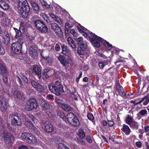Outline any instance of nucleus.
<instances>
[{"instance_id": "nucleus-1", "label": "nucleus", "mask_w": 149, "mask_h": 149, "mask_svg": "<svg viewBox=\"0 0 149 149\" xmlns=\"http://www.w3.org/2000/svg\"><path fill=\"white\" fill-rule=\"evenodd\" d=\"M88 36L92 43L96 47H99L100 45V42H103V45L107 49L110 50L113 47L112 45L110 44L109 42L101 37L97 36L92 32L89 33Z\"/></svg>"}, {"instance_id": "nucleus-2", "label": "nucleus", "mask_w": 149, "mask_h": 149, "mask_svg": "<svg viewBox=\"0 0 149 149\" xmlns=\"http://www.w3.org/2000/svg\"><path fill=\"white\" fill-rule=\"evenodd\" d=\"M16 6L18 10L20 17L26 18L28 15L30 7L26 0H18Z\"/></svg>"}, {"instance_id": "nucleus-3", "label": "nucleus", "mask_w": 149, "mask_h": 149, "mask_svg": "<svg viewBox=\"0 0 149 149\" xmlns=\"http://www.w3.org/2000/svg\"><path fill=\"white\" fill-rule=\"evenodd\" d=\"M49 91L56 95L59 96L61 93L65 92L63 89V86L61 81H56L54 83H51L48 86Z\"/></svg>"}, {"instance_id": "nucleus-4", "label": "nucleus", "mask_w": 149, "mask_h": 149, "mask_svg": "<svg viewBox=\"0 0 149 149\" xmlns=\"http://www.w3.org/2000/svg\"><path fill=\"white\" fill-rule=\"evenodd\" d=\"M24 43L22 38H19L15 42L13 43L11 45V49L13 52L15 54H21L22 45Z\"/></svg>"}, {"instance_id": "nucleus-5", "label": "nucleus", "mask_w": 149, "mask_h": 149, "mask_svg": "<svg viewBox=\"0 0 149 149\" xmlns=\"http://www.w3.org/2000/svg\"><path fill=\"white\" fill-rule=\"evenodd\" d=\"M67 119L69 123L74 126L78 127L80 125V122L78 118L72 112L68 114Z\"/></svg>"}, {"instance_id": "nucleus-6", "label": "nucleus", "mask_w": 149, "mask_h": 149, "mask_svg": "<svg viewBox=\"0 0 149 149\" xmlns=\"http://www.w3.org/2000/svg\"><path fill=\"white\" fill-rule=\"evenodd\" d=\"M33 22L39 32L42 33H46L47 32L48 27L43 21L38 20L34 21Z\"/></svg>"}, {"instance_id": "nucleus-7", "label": "nucleus", "mask_w": 149, "mask_h": 149, "mask_svg": "<svg viewBox=\"0 0 149 149\" xmlns=\"http://www.w3.org/2000/svg\"><path fill=\"white\" fill-rule=\"evenodd\" d=\"M41 126L45 130L47 133L52 132L54 130V127L52 123L49 121L42 120L41 124Z\"/></svg>"}, {"instance_id": "nucleus-8", "label": "nucleus", "mask_w": 149, "mask_h": 149, "mask_svg": "<svg viewBox=\"0 0 149 149\" xmlns=\"http://www.w3.org/2000/svg\"><path fill=\"white\" fill-rule=\"evenodd\" d=\"M11 124L15 127L20 126L22 124V121L19 114L17 113H13L11 116Z\"/></svg>"}, {"instance_id": "nucleus-9", "label": "nucleus", "mask_w": 149, "mask_h": 149, "mask_svg": "<svg viewBox=\"0 0 149 149\" xmlns=\"http://www.w3.org/2000/svg\"><path fill=\"white\" fill-rule=\"evenodd\" d=\"M38 106L37 101L36 99L31 98L27 100V107L28 111H31L36 109Z\"/></svg>"}, {"instance_id": "nucleus-10", "label": "nucleus", "mask_w": 149, "mask_h": 149, "mask_svg": "<svg viewBox=\"0 0 149 149\" xmlns=\"http://www.w3.org/2000/svg\"><path fill=\"white\" fill-rule=\"evenodd\" d=\"M31 83L32 86L35 89L40 92L44 93L45 92V89L44 87L38 83L37 80H31Z\"/></svg>"}, {"instance_id": "nucleus-11", "label": "nucleus", "mask_w": 149, "mask_h": 149, "mask_svg": "<svg viewBox=\"0 0 149 149\" xmlns=\"http://www.w3.org/2000/svg\"><path fill=\"white\" fill-rule=\"evenodd\" d=\"M26 127L30 130L31 132L36 134L38 135L40 134V132L36 127L31 121H28L25 122Z\"/></svg>"}, {"instance_id": "nucleus-12", "label": "nucleus", "mask_w": 149, "mask_h": 149, "mask_svg": "<svg viewBox=\"0 0 149 149\" xmlns=\"http://www.w3.org/2000/svg\"><path fill=\"white\" fill-rule=\"evenodd\" d=\"M4 140L6 144L11 145L12 144V140L13 139V137L8 132L4 133L3 134Z\"/></svg>"}, {"instance_id": "nucleus-13", "label": "nucleus", "mask_w": 149, "mask_h": 149, "mask_svg": "<svg viewBox=\"0 0 149 149\" xmlns=\"http://www.w3.org/2000/svg\"><path fill=\"white\" fill-rule=\"evenodd\" d=\"M87 45L84 43L78 45L77 53L79 55H84L85 54V50L86 49Z\"/></svg>"}, {"instance_id": "nucleus-14", "label": "nucleus", "mask_w": 149, "mask_h": 149, "mask_svg": "<svg viewBox=\"0 0 149 149\" xmlns=\"http://www.w3.org/2000/svg\"><path fill=\"white\" fill-rule=\"evenodd\" d=\"M37 48L38 46L36 45H30V47L29 49V53L32 58H35L37 56Z\"/></svg>"}, {"instance_id": "nucleus-15", "label": "nucleus", "mask_w": 149, "mask_h": 149, "mask_svg": "<svg viewBox=\"0 0 149 149\" xmlns=\"http://www.w3.org/2000/svg\"><path fill=\"white\" fill-rule=\"evenodd\" d=\"M20 77L19 76H17L16 77L17 81L19 83L20 87L21 88H23L24 85L21 79L25 84H27L28 80L27 77L24 75H22L20 76Z\"/></svg>"}, {"instance_id": "nucleus-16", "label": "nucleus", "mask_w": 149, "mask_h": 149, "mask_svg": "<svg viewBox=\"0 0 149 149\" xmlns=\"http://www.w3.org/2000/svg\"><path fill=\"white\" fill-rule=\"evenodd\" d=\"M32 72L33 74L37 75L39 79H40L42 76L41 70L38 65H33Z\"/></svg>"}, {"instance_id": "nucleus-17", "label": "nucleus", "mask_w": 149, "mask_h": 149, "mask_svg": "<svg viewBox=\"0 0 149 149\" xmlns=\"http://www.w3.org/2000/svg\"><path fill=\"white\" fill-rule=\"evenodd\" d=\"M13 29L15 31L16 33L15 38L17 39L18 38V40L19 39V38H22L21 36L23 33L21 32V30H22V32H24V28H23V26H22V24H20L19 29H18L15 27L13 28Z\"/></svg>"}, {"instance_id": "nucleus-18", "label": "nucleus", "mask_w": 149, "mask_h": 149, "mask_svg": "<svg viewBox=\"0 0 149 149\" xmlns=\"http://www.w3.org/2000/svg\"><path fill=\"white\" fill-rule=\"evenodd\" d=\"M8 100L3 96H0V105L1 109L3 111H6L7 109V103Z\"/></svg>"}, {"instance_id": "nucleus-19", "label": "nucleus", "mask_w": 149, "mask_h": 149, "mask_svg": "<svg viewBox=\"0 0 149 149\" xmlns=\"http://www.w3.org/2000/svg\"><path fill=\"white\" fill-rule=\"evenodd\" d=\"M26 142L30 144H36L37 142L35 136L31 133L28 134Z\"/></svg>"}, {"instance_id": "nucleus-20", "label": "nucleus", "mask_w": 149, "mask_h": 149, "mask_svg": "<svg viewBox=\"0 0 149 149\" xmlns=\"http://www.w3.org/2000/svg\"><path fill=\"white\" fill-rule=\"evenodd\" d=\"M51 28L57 34L63 33L60 28L56 23H53L51 24Z\"/></svg>"}, {"instance_id": "nucleus-21", "label": "nucleus", "mask_w": 149, "mask_h": 149, "mask_svg": "<svg viewBox=\"0 0 149 149\" xmlns=\"http://www.w3.org/2000/svg\"><path fill=\"white\" fill-rule=\"evenodd\" d=\"M58 59L63 66L66 67L69 64L68 60L64 56L59 55Z\"/></svg>"}, {"instance_id": "nucleus-22", "label": "nucleus", "mask_w": 149, "mask_h": 149, "mask_svg": "<svg viewBox=\"0 0 149 149\" xmlns=\"http://www.w3.org/2000/svg\"><path fill=\"white\" fill-rule=\"evenodd\" d=\"M2 38L4 39V43L5 45H7L10 42V38L8 32L5 31L3 34Z\"/></svg>"}, {"instance_id": "nucleus-23", "label": "nucleus", "mask_w": 149, "mask_h": 149, "mask_svg": "<svg viewBox=\"0 0 149 149\" xmlns=\"http://www.w3.org/2000/svg\"><path fill=\"white\" fill-rule=\"evenodd\" d=\"M62 53L68 56V57L71 56V52L67 46L65 45H63L61 46Z\"/></svg>"}, {"instance_id": "nucleus-24", "label": "nucleus", "mask_w": 149, "mask_h": 149, "mask_svg": "<svg viewBox=\"0 0 149 149\" xmlns=\"http://www.w3.org/2000/svg\"><path fill=\"white\" fill-rule=\"evenodd\" d=\"M40 106L43 110L45 111L49 108V102L45 99H42L41 101Z\"/></svg>"}, {"instance_id": "nucleus-25", "label": "nucleus", "mask_w": 149, "mask_h": 149, "mask_svg": "<svg viewBox=\"0 0 149 149\" xmlns=\"http://www.w3.org/2000/svg\"><path fill=\"white\" fill-rule=\"evenodd\" d=\"M121 130L126 135H129L131 132V130L129 127L125 124L123 125V127L121 128Z\"/></svg>"}, {"instance_id": "nucleus-26", "label": "nucleus", "mask_w": 149, "mask_h": 149, "mask_svg": "<svg viewBox=\"0 0 149 149\" xmlns=\"http://www.w3.org/2000/svg\"><path fill=\"white\" fill-rule=\"evenodd\" d=\"M8 2L3 0H0V7L5 10H7L9 8Z\"/></svg>"}, {"instance_id": "nucleus-27", "label": "nucleus", "mask_w": 149, "mask_h": 149, "mask_svg": "<svg viewBox=\"0 0 149 149\" xmlns=\"http://www.w3.org/2000/svg\"><path fill=\"white\" fill-rule=\"evenodd\" d=\"M7 74H8L7 67L3 64L0 63V74L2 76Z\"/></svg>"}, {"instance_id": "nucleus-28", "label": "nucleus", "mask_w": 149, "mask_h": 149, "mask_svg": "<svg viewBox=\"0 0 149 149\" xmlns=\"http://www.w3.org/2000/svg\"><path fill=\"white\" fill-rule=\"evenodd\" d=\"M13 95L15 98H17L19 100L22 99L23 95V93H21L20 91L15 90L14 91Z\"/></svg>"}, {"instance_id": "nucleus-29", "label": "nucleus", "mask_w": 149, "mask_h": 149, "mask_svg": "<svg viewBox=\"0 0 149 149\" xmlns=\"http://www.w3.org/2000/svg\"><path fill=\"white\" fill-rule=\"evenodd\" d=\"M67 41L68 44L73 49L75 48L76 47V45L72 38L70 37H68L67 38Z\"/></svg>"}, {"instance_id": "nucleus-30", "label": "nucleus", "mask_w": 149, "mask_h": 149, "mask_svg": "<svg viewBox=\"0 0 149 149\" xmlns=\"http://www.w3.org/2000/svg\"><path fill=\"white\" fill-rule=\"evenodd\" d=\"M61 107L65 111L68 112L72 111V108L68 104H62Z\"/></svg>"}, {"instance_id": "nucleus-31", "label": "nucleus", "mask_w": 149, "mask_h": 149, "mask_svg": "<svg viewBox=\"0 0 149 149\" xmlns=\"http://www.w3.org/2000/svg\"><path fill=\"white\" fill-rule=\"evenodd\" d=\"M40 55L42 58L46 61L48 63H52L53 62L52 59L51 57L48 56H44L42 54V52H41L40 53Z\"/></svg>"}, {"instance_id": "nucleus-32", "label": "nucleus", "mask_w": 149, "mask_h": 149, "mask_svg": "<svg viewBox=\"0 0 149 149\" xmlns=\"http://www.w3.org/2000/svg\"><path fill=\"white\" fill-rule=\"evenodd\" d=\"M137 115L138 117L140 118L141 117V116H146L147 115V111L145 109H142L139 112Z\"/></svg>"}, {"instance_id": "nucleus-33", "label": "nucleus", "mask_w": 149, "mask_h": 149, "mask_svg": "<svg viewBox=\"0 0 149 149\" xmlns=\"http://www.w3.org/2000/svg\"><path fill=\"white\" fill-rule=\"evenodd\" d=\"M108 60H105L98 63V66L101 69H102L104 66L108 64Z\"/></svg>"}, {"instance_id": "nucleus-34", "label": "nucleus", "mask_w": 149, "mask_h": 149, "mask_svg": "<svg viewBox=\"0 0 149 149\" xmlns=\"http://www.w3.org/2000/svg\"><path fill=\"white\" fill-rule=\"evenodd\" d=\"M116 90L118 92V94H120V92L123 90V88L120 84L117 83L116 86Z\"/></svg>"}, {"instance_id": "nucleus-35", "label": "nucleus", "mask_w": 149, "mask_h": 149, "mask_svg": "<svg viewBox=\"0 0 149 149\" xmlns=\"http://www.w3.org/2000/svg\"><path fill=\"white\" fill-rule=\"evenodd\" d=\"M129 125L131 127H132L136 129H138L139 128L138 123L135 121H133Z\"/></svg>"}, {"instance_id": "nucleus-36", "label": "nucleus", "mask_w": 149, "mask_h": 149, "mask_svg": "<svg viewBox=\"0 0 149 149\" xmlns=\"http://www.w3.org/2000/svg\"><path fill=\"white\" fill-rule=\"evenodd\" d=\"M125 121L126 123L129 125H130L132 122L133 121L132 118L129 115H128L127 116L126 118Z\"/></svg>"}, {"instance_id": "nucleus-37", "label": "nucleus", "mask_w": 149, "mask_h": 149, "mask_svg": "<svg viewBox=\"0 0 149 149\" xmlns=\"http://www.w3.org/2000/svg\"><path fill=\"white\" fill-rule=\"evenodd\" d=\"M31 6L33 9L36 11H38L39 9V6L36 1L32 4Z\"/></svg>"}, {"instance_id": "nucleus-38", "label": "nucleus", "mask_w": 149, "mask_h": 149, "mask_svg": "<svg viewBox=\"0 0 149 149\" xmlns=\"http://www.w3.org/2000/svg\"><path fill=\"white\" fill-rule=\"evenodd\" d=\"M58 115L63 120H66L65 116V113L63 112L58 111Z\"/></svg>"}, {"instance_id": "nucleus-39", "label": "nucleus", "mask_w": 149, "mask_h": 149, "mask_svg": "<svg viewBox=\"0 0 149 149\" xmlns=\"http://www.w3.org/2000/svg\"><path fill=\"white\" fill-rule=\"evenodd\" d=\"M35 37H32L30 36H28L27 38V41L29 44L32 45L33 44V41L34 40Z\"/></svg>"}, {"instance_id": "nucleus-40", "label": "nucleus", "mask_w": 149, "mask_h": 149, "mask_svg": "<svg viewBox=\"0 0 149 149\" xmlns=\"http://www.w3.org/2000/svg\"><path fill=\"white\" fill-rule=\"evenodd\" d=\"M144 98V100L145 101L143 103L144 105H146L149 102V96H146L142 98Z\"/></svg>"}, {"instance_id": "nucleus-41", "label": "nucleus", "mask_w": 149, "mask_h": 149, "mask_svg": "<svg viewBox=\"0 0 149 149\" xmlns=\"http://www.w3.org/2000/svg\"><path fill=\"white\" fill-rule=\"evenodd\" d=\"M8 74L5 75H2V79L3 81L6 84H8Z\"/></svg>"}, {"instance_id": "nucleus-42", "label": "nucleus", "mask_w": 149, "mask_h": 149, "mask_svg": "<svg viewBox=\"0 0 149 149\" xmlns=\"http://www.w3.org/2000/svg\"><path fill=\"white\" fill-rule=\"evenodd\" d=\"M77 29L78 31L80 32L85 37H87L88 34L86 32L84 31L83 30H82L80 27L77 26Z\"/></svg>"}, {"instance_id": "nucleus-43", "label": "nucleus", "mask_w": 149, "mask_h": 149, "mask_svg": "<svg viewBox=\"0 0 149 149\" xmlns=\"http://www.w3.org/2000/svg\"><path fill=\"white\" fill-rule=\"evenodd\" d=\"M79 137L81 138H83L85 136V133L83 130H81L79 132Z\"/></svg>"}, {"instance_id": "nucleus-44", "label": "nucleus", "mask_w": 149, "mask_h": 149, "mask_svg": "<svg viewBox=\"0 0 149 149\" xmlns=\"http://www.w3.org/2000/svg\"><path fill=\"white\" fill-rule=\"evenodd\" d=\"M70 33L72 34L74 37V39H77V34L76 32L75 31L74 29H72L70 30Z\"/></svg>"}, {"instance_id": "nucleus-45", "label": "nucleus", "mask_w": 149, "mask_h": 149, "mask_svg": "<svg viewBox=\"0 0 149 149\" xmlns=\"http://www.w3.org/2000/svg\"><path fill=\"white\" fill-rule=\"evenodd\" d=\"M29 134V133L27 132H24L22 133L21 136L22 139H23L24 140L25 139L26 141V140L27 137V136Z\"/></svg>"}, {"instance_id": "nucleus-46", "label": "nucleus", "mask_w": 149, "mask_h": 149, "mask_svg": "<svg viewBox=\"0 0 149 149\" xmlns=\"http://www.w3.org/2000/svg\"><path fill=\"white\" fill-rule=\"evenodd\" d=\"M108 126L109 127H112L115 124V122L113 120H108Z\"/></svg>"}, {"instance_id": "nucleus-47", "label": "nucleus", "mask_w": 149, "mask_h": 149, "mask_svg": "<svg viewBox=\"0 0 149 149\" xmlns=\"http://www.w3.org/2000/svg\"><path fill=\"white\" fill-rule=\"evenodd\" d=\"M83 40V39L82 37H79L77 39V41L78 45L84 43Z\"/></svg>"}, {"instance_id": "nucleus-48", "label": "nucleus", "mask_w": 149, "mask_h": 149, "mask_svg": "<svg viewBox=\"0 0 149 149\" xmlns=\"http://www.w3.org/2000/svg\"><path fill=\"white\" fill-rule=\"evenodd\" d=\"M42 78L44 80H46L49 77V76L47 74H45V73H42Z\"/></svg>"}, {"instance_id": "nucleus-49", "label": "nucleus", "mask_w": 149, "mask_h": 149, "mask_svg": "<svg viewBox=\"0 0 149 149\" xmlns=\"http://www.w3.org/2000/svg\"><path fill=\"white\" fill-rule=\"evenodd\" d=\"M55 102L58 105L61 106L62 104H63L61 103V101L59 100L58 97H56Z\"/></svg>"}, {"instance_id": "nucleus-50", "label": "nucleus", "mask_w": 149, "mask_h": 149, "mask_svg": "<svg viewBox=\"0 0 149 149\" xmlns=\"http://www.w3.org/2000/svg\"><path fill=\"white\" fill-rule=\"evenodd\" d=\"M88 119L91 121H92L94 119V117L93 115L91 113H89L87 116Z\"/></svg>"}, {"instance_id": "nucleus-51", "label": "nucleus", "mask_w": 149, "mask_h": 149, "mask_svg": "<svg viewBox=\"0 0 149 149\" xmlns=\"http://www.w3.org/2000/svg\"><path fill=\"white\" fill-rule=\"evenodd\" d=\"M43 17L44 19L46 22L47 23H48L49 21V17L46 14L44 13L43 15Z\"/></svg>"}, {"instance_id": "nucleus-52", "label": "nucleus", "mask_w": 149, "mask_h": 149, "mask_svg": "<svg viewBox=\"0 0 149 149\" xmlns=\"http://www.w3.org/2000/svg\"><path fill=\"white\" fill-rule=\"evenodd\" d=\"M101 123L102 126L104 127L108 125V122L107 121L105 120H103L102 121Z\"/></svg>"}, {"instance_id": "nucleus-53", "label": "nucleus", "mask_w": 149, "mask_h": 149, "mask_svg": "<svg viewBox=\"0 0 149 149\" xmlns=\"http://www.w3.org/2000/svg\"><path fill=\"white\" fill-rule=\"evenodd\" d=\"M43 2H42V4L43 6L47 8H49V6L48 5L47 2L45 1L44 0H42Z\"/></svg>"}, {"instance_id": "nucleus-54", "label": "nucleus", "mask_w": 149, "mask_h": 149, "mask_svg": "<svg viewBox=\"0 0 149 149\" xmlns=\"http://www.w3.org/2000/svg\"><path fill=\"white\" fill-rule=\"evenodd\" d=\"M86 140L89 143H92V141L90 136L87 135L86 136Z\"/></svg>"}, {"instance_id": "nucleus-55", "label": "nucleus", "mask_w": 149, "mask_h": 149, "mask_svg": "<svg viewBox=\"0 0 149 149\" xmlns=\"http://www.w3.org/2000/svg\"><path fill=\"white\" fill-rule=\"evenodd\" d=\"M55 20L58 23H59L60 24H61L62 23V20L59 17H58L56 18V19Z\"/></svg>"}, {"instance_id": "nucleus-56", "label": "nucleus", "mask_w": 149, "mask_h": 149, "mask_svg": "<svg viewBox=\"0 0 149 149\" xmlns=\"http://www.w3.org/2000/svg\"><path fill=\"white\" fill-rule=\"evenodd\" d=\"M144 129L145 132L147 133L149 132V126L148 125H146L144 127Z\"/></svg>"}, {"instance_id": "nucleus-57", "label": "nucleus", "mask_w": 149, "mask_h": 149, "mask_svg": "<svg viewBox=\"0 0 149 149\" xmlns=\"http://www.w3.org/2000/svg\"><path fill=\"white\" fill-rule=\"evenodd\" d=\"M142 143L140 141H138L136 143V145L137 147L140 148L141 146Z\"/></svg>"}, {"instance_id": "nucleus-58", "label": "nucleus", "mask_w": 149, "mask_h": 149, "mask_svg": "<svg viewBox=\"0 0 149 149\" xmlns=\"http://www.w3.org/2000/svg\"><path fill=\"white\" fill-rule=\"evenodd\" d=\"M18 149H29L28 147L25 145H21L18 148Z\"/></svg>"}, {"instance_id": "nucleus-59", "label": "nucleus", "mask_w": 149, "mask_h": 149, "mask_svg": "<svg viewBox=\"0 0 149 149\" xmlns=\"http://www.w3.org/2000/svg\"><path fill=\"white\" fill-rule=\"evenodd\" d=\"M70 25L69 24L67 23H65V30L67 31V30H69V28Z\"/></svg>"}, {"instance_id": "nucleus-60", "label": "nucleus", "mask_w": 149, "mask_h": 149, "mask_svg": "<svg viewBox=\"0 0 149 149\" xmlns=\"http://www.w3.org/2000/svg\"><path fill=\"white\" fill-rule=\"evenodd\" d=\"M82 139V138H79V139H77V142L81 144H82V145H83L84 143V141H83Z\"/></svg>"}, {"instance_id": "nucleus-61", "label": "nucleus", "mask_w": 149, "mask_h": 149, "mask_svg": "<svg viewBox=\"0 0 149 149\" xmlns=\"http://www.w3.org/2000/svg\"><path fill=\"white\" fill-rule=\"evenodd\" d=\"M55 49L56 51H59L60 50V47L59 45L56 44L55 45Z\"/></svg>"}, {"instance_id": "nucleus-62", "label": "nucleus", "mask_w": 149, "mask_h": 149, "mask_svg": "<svg viewBox=\"0 0 149 149\" xmlns=\"http://www.w3.org/2000/svg\"><path fill=\"white\" fill-rule=\"evenodd\" d=\"M51 17L54 19V20L56 19L57 17H58V16L56 15H55L54 14L52 13L50 14V15Z\"/></svg>"}, {"instance_id": "nucleus-63", "label": "nucleus", "mask_w": 149, "mask_h": 149, "mask_svg": "<svg viewBox=\"0 0 149 149\" xmlns=\"http://www.w3.org/2000/svg\"><path fill=\"white\" fill-rule=\"evenodd\" d=\"M120 94H118V95L122 97H123L126 95V94L124 92V91H122L121 92H120Z\"/></svg>"}, {"instance_id": "nucleus-64", "label": "nucleus", "mask_w": 149, "mask_h": 149, "mask_svg": "<svg viewBox=\"0 0 149 149\" xmlns=\"http://www.w3.org/2000/svg\"><path fill=\"white\" fill-rule=\"evenodd\" d=\"M50 70V69L49 68L45 69L44 70V72L43 73L45 74H47V73H48Z\"/></svg>"}]
</instances>
